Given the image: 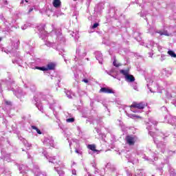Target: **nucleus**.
I'll return each instance as SVG.
<instances>
[{"instance_id": "obj_1", "label": "nucleus", "mask_w": 176, "mask_h": 176, "mask_svg": "<svg viewBox=\"0 0 176 176\" xmlns=\"http://www.w3.org/2000/svg\"><path fill=\"white\" fill-rule=\"evenodd\" d=\"M157 122L153 118L148 119V122L146 123V129L148 131V134H150L151 136L153 138V141L155 144H156L157 149L162 152V153H166V152H168V153H173V151L168 150L167 144H166V142L162 141L163 139L162 133L159 132L155 133L154 132L151 131V130H152L155 126H157Z\"/></svg>"}, {"instance_id": "obj_2", "label": "nucleus", "mask_w": 176, "mask_h": 176, "mask_svg": "<svg viewBox=\"0 0 176 176\" xmlns=\"http://www.w3.org/2000/svg\"><path fill=\"white\" fill-rule=\"evenodd\" d=\"M157 122L153 118L148 119V122L146 123V129L148 131V134H150L151 136L153 138V141L155 144H156L157 149L162 152V153H166V152H168V153H173V151L168 150L167 144H166V142L162 141L163 139L162 133L159 132L155 133L154 132L151 131V130H152L155 126H157Z\"/></svg>"}, {"instance_id": "obj_3", "label": "nucleus", "mask_w": 176, "mask_h": 176, "mask_svg": "<svg viewBox=\"0 0 176 176\" xmlns=\"http://www.w3.org/2000/svg\"><path fill=\"white\" fill-rule=\"evenodd\" d=\"M2 87L4 88L6 87L7 90L9 91H13L14 94L17 97V98H20L21 96H24V94H25L21 89L17 87L14 83V80L12 79V77H10L8 79L6 80H0V93L3 91V90H2Z\"/></svg>"}, {"instance_id": "obj_4", "label": "nucleus", "mask_w": 176, "mask_h": 176, "mask_svg": "<svg viewBox=\"0 0 176 176\" xmlns=\"http://www.w3.org/2000/svg\"><path fill=\"white\" fill-rule=\"evenodd\" d=\"M37 97L34 96V101L36 102L35 105L36 108H38V111H43V106L42 105V103H41V101L39 100H43L44 101L45 100H47L49 98V90H45L41 92H39L37 94Z\"/></svg>"}, {"instance_id": "obj_5", "label": "nucleus", "mask_w": 176, "mask_h": 176, "mask_svg": "<svg viewBox=\"0 0 176 176\" xmlns=\"http://www.w3.org/2000/svg\"><path fill=\"white\" fill-rule=\"evenodd\" d=\"M65 43V38L63 36V34L60 33L56 37V41L54 42H50L48 41H45V44L46 46H48V47H53L54 49L58 50L60 49V46H63Z\"/></svg>"}, {"instance_id": "obj_6", "label": "nucleus", "mask_w": 176, "mask_h": 176, "mask_svg": "<svg viewBox=\"0 0 176 176\" xmlns=\"http://www.w3.org/2000/svg\"><path fill=\"white\" fill-rule=\"evenodd\" d=\"M161 164L162 167H164V166H167L169 173L170 174V176H176L175 169H173V167H171V164H170V160L168 159V156L164 157L161 160Z\"/></svg>"}, {"instance_id": "obj_7", "label": "nucleus", "mask_w": 176, "mask_h": 176, "mask_svg": "<svg viewBox=\"0 0 176 176\" xmlns=\"http://www.w3.org/2000/svg\"><path fill=\"white\" fill-rule=\"evenodd\" d=\"M146 82L148 83L147 87L151 93H156V91H157V93H163V91L159 90V89H160V87H159V85L156 83H153V80L149 78H147Z\"/></svg>"}, {"instance_id": "obj_8", "label": "nucleus", "mask_w": 176, "mask_h": 176, "mask_svg": "<svg viewBox=\"0 0 176 176\" xmlns=\"http://www.w3.org/2000/svg\"><path fill=\"white\" fill-rule=\"evenodd\" d=\"M86 56V52L82 48V47H78L76 52L75 61H80L82 58Z\"/></svg>"}, {"instance_id": "obj_9", "label": "nucleus", "mask_w": 176, "mask_h": 176, "mask_svg": "<svg viewBox=\"0 0 176 176\" xmlns=\"http://www.w3.org/2000/svg\"><path fill=\"white\" fill-rule=\"evenodd\" d=\"M147 106H148V104L145 102H140L138 103L135 102L131 106V110L132 111V112H134L135 113H136L138 111L135 109H144V108H145V107H147Z\"/></svg>"}, {"instance_id": "obj_10", "label": "nucleus", "mask_w": 176, "mask_h": 176, "mask_svg": "<svg viewBox=\"0 0 176 176\" xmlns=\"http://www.w3.org/2000/svg\"><path fill=\"white\" fill-rule=\"evenodd\" d=\"M164 122L165 123H168V124L176 127V117L171 116L170 113H168L164 117Z\"/></svg>"}, {"instance_id": "obj_11", "label": "nucleus", "mask_w": 176, "mask_h": 176, "mask_svg": "<svg viewBox=\"0 0 176 176\" xmlns=\"http://www.w3.org/2000/svg\"><path fill=\"white\" fill-rule=\"evenodd\" d=\"M43 142L45 146H52V148H54V140L50 135L45 136Z\"/></svg>"}, {"instance_id": "obj_12", "label": "nucleus", "mask_w": 176, "mask_h": 176, "mask_svg": "<svg viewBox=\"0 0 176 176\" xmlns=\"http://www.w3.org/2000/svg\"><path fill=\"white\" fill-rule=\"evenodd\" d=\"M165 95L168 100H172V104L176 107V93L166 91H165Z\"/></svg>"}, {"instance_id": "obj_13", "label": "nucleus", "mask_w": 176, "mask_h": 176, "mask_svg": "<svg viewBox=\"0 0 176 176\" xmlns=\"http://www.w3.org/2000/svg\"><path fill=\"white\" fill-rule=\"evenodd\" d=\"M149 34H151V35H156V34H159L160 36L162 35H165L166 36H170V34L167 32L166 30H155L153 28H151L148 30Z\"/></svg>"}, {"instance_id": "obj_14", "label": "nucleus", "mask_w": 176, "mask_h": 176, "mask_svg": "<svg viewBox=\"0 0 176 176\" xmlns=\"http://www.w3.org/2000/svg\"><path fill=\"white\" fill-rule=\"evenodd\" d=\"M56 65L53 63H50L46 67H36V69H40V71H50L54 69Z\"/></svg>"}, {"instance_id": "obj_15", "label": "nucleus", "mask_w": 176, "mask_h": 176, "mask_svg": "<svg viewBox=\"0 0 176 176\" xmlns=\"http://www.w3.org/2000/svg\"><path fill=\"white\" fill-rule=\"evenodd\" d=\"M69 144L71 149V153H72V146H74L75 149L79 148L80 147L79 141L76 139H72V140H69Z\"/></svg>"}, {"instance_id": "obj_16", "label": "nucleus", "mask_w": 176, "mask_h": 176, "mask_svg": "<svg viewBox=\"0 0 176 176\" xmlns=\"http://www.w3.org/2000/svg\"><path fill=\"white\" fill-rule=\"evenodd\" d=\"M38 30L40 31L41 38L45 41L46 38H47L48 34L47 32L45 30V25H42L38 27Z\"/></svg>"}, {"instance_id": "obj_17", "label": "nucleus", "mask_w": 176, "mask_h": 176, "mask_svg": "<svg viewBox=\"0 0 176 176\" xmlns=\"http://www.w3.org/2000/svg\"><path fill=\"white\" fill-rule=\"evenodd\" d=\"M126 143L129 144L130 146L134 145L135 144V141H137V138L133 135H127L126 137Z\"/></svg>"}, {"instance_id": "obj_18", "label": "nucleus", "mask_w": 176, "mask_h": 176, "mask_svg": "<svg viewBox=\"0 0 176 176\" xmlns=\"http://www.w3.org/2000/svg\"><path fill=\"white\" fill-rule=\"evenodd\" d=\"M43 155L47 159V160H49L50 163H53L54 164L57 163V162H56V157H50V155H47V152L45 151L43 152Z\"/></svg>"}, {"instance_id": "obj_19", "label": "nucleus", "mask_w": 176, "mask_h": 176, "mask_svg": "<svg viewBox=\"0 0 176 176\" xmlns=\"http://www.w3.org/2000/svg\"><path fill=\"white\" fill-rule=\"evenodd\" d=\"M105 167L106 168H108L109 170H110V171H111V173H113L114 175H116V174H118L116 168L115 167V166L112 165L111 163H107Z\"/></svg>"}, {"instance_id": "obj_20", "label": "nucleus", "mask_w": 176, "mask_h": 176, "mask_svg": "<svg viewBox=\"0 0 176 176\" xmlns=\"http://www.w3.org/2000/svg\"><path fill=\"white\" fill-rule=\"evenodd\" d=\"M153 157L148 158V157H146V155L142 157V159H144V160H147L148 162L150 163H153L154 161L157 160V154L154 153L153 154Z\"/></svg>"}, {"instance_id": "obj_21", "label": "nucleus", "mask_w": 176, "mask_h": 176, "mask_svg": "<svg viewBox=\"0 0 176 176\" xmlns=\"http://www.w3.org/2000/svg\"><path fill=\"white\" fill-rule=\"evenodd\" d=\"M100 93H105L107 94H113L115 91L112 90V89L107 88V87H102L100 89Z\"/></svg>"}, {"instance_id": "obj_22", "label": "nucleus", "mask_w": 176, "mask_h": 176, "mask_svg": "<svg viewBox=\"0 0 176 176\" xmlns=\"http://www.w3.org/2000/svg\"><path fill=\"white\" fill-rule=\"evenodd\" d=\"M149 46H151L153 49H155V47L157 48L158 52H162V46L159 45L157 43H155L154 41H149Z\"/></svg>"}, {"instance_id": "obj_23", "label": "nucleus", "mask_w": 176, "mask_h": 176, "mask_svg": "<svg viewBox=\"0 0 176 176\" xmlns=\"http://www.w3.org/2000/svg\"><path fill=\"white\" fill-rule=\"evenodd\" d=\"M108 75L110 76H112V78H114L116 79L118 75H119L118 71H115V69H112L110 72H106Z\"/></svg>"}, {"instance_id": "obj_24", "label": "nucleus", "mask_w": 176, "mask_h": 176, "mask_svg": "<svg viewBox=\"0 0 176 176\" xmlns=\"http://www.w3.org/2000/svg\"><path fill=\"white\" fill-rule=\"evenodd\" d=\"M14 23H16V21H14V19H9L8 22H6L5 25H6L7 27L6 31H9V30H10V28L13 27Z\"/></svg>"}, {"instance_id": "obj_25", "label": "nucleus", "mask_w": 176, "mask_h": 176, "mask_svg": "<svg viewBox=\"0 0 176 176\" xmlns=\"http://www.w3.org/2000/svg\"><path fill=\"white\" fill-rule=\"evenodd\" d=\"M48 103L50 104V108L51 109H53V111H54V107H56V105H57V102H56V101L53 100V98H50L47 100Z\"/></svg>"}, {"instance_id": "obj_26", "label": "nucleus", "mask_w": 176, "mask_h": 176, "mask_svg": "<svg viewBox=\"0 0 176 176\" xmlns=\"http://www.w3.org/2000/svg\"><path fill=\"white\" fill-rule=\"evenodd\" d=\"M125 80L128 82V83H133L134 80H135V78L131 74H128L125 78Z\"/></svg>"}, {"instance_id": "obj_27", "label": "nucleus", "mask_w": 176, "mask_h": 176, "mask_svg": "<svg viewBox=\"0 0 176 176\" xmlns=\"http://www.w3.org/2000/svg\"><path fill=\"white\" fill-rule=\"evenodd\" d=\"M96 58L99 61V64H102V54L100 52H96Z\"/></svg>"}, {"instance_id": "obj_28", "label": "nucleus", "mask_w": 176, "mask_h": 176, "mask_svg": "<svg viewBox=\"0 0 176 176\" xmlns=\"http://www.w3.org/2000/svg\"><path fill=\"white\" fill-rule=\"evenodd\" d=\"M27 47H28V49H30V52H32V50L34 49V47H35V41H30L28 43Z\"/></svg>"}, {"instance_id": "obj_29", "label": "nucleus", "mask_w": 176, "mask_h": 176, "mask_svg": "<svg viewBox=\"0 0 176 176\" xmlns=\"http://www.w3.org/2000/svg\"><path fill=\"white\" fill-rule=\"evenodd\" d=\"M54 170H55V171H56V173H58L59 176H64L65 173L61 169V167H60V166H55L54 167Z\"/></svg>"}, {"instance_id": "obj_30", "label": "nucleus", "mask_w": 176, "mask_h": 176, "mask_svg": "<svg viewBox=\"0 0 176 176\" xmlns=\"http://www.w3.org/2000/svg\"><path fill=\"white\" fill-rule=\"evenodd\" d=\"M34 175H36V176H46V173L43 172V173H41V170H39V168H36V169H34Z\"/></svg>"}, {"instance_id": "obj_31", "label": "nucleus", "mask_w": 176, "mask_h": 176, "mask_svg": "<svg viewBox=\"0 0 176 176\" xmlns=\"http://www.w3.org/2000/svg\"><path fill=\"white\" fill-rule=\"evenodd\" d=\"M19 140L22 141L23 145H25V148H31V144L28 143L27 140L23 138H19Z\"/></svg>"}, {"instance_id": "obj_32", "label": "nucleus", "mask_w": 176, "mask_h": 176, "mask_svg": "<svg viewBox=\"0 0 176 176\" xmlns=\"http://www.w3.org/2000/svg\"><path fill=\"white\" fill-rule=\"evenodd\" d=\"M70 35H72V36L74 37L76 41L78 39H79V32L78 31H76V32H70Z\"/></svg>"}, {"instance_id": "obj_33", "label": "nucleus", "mask_w": 176, "mask_h": 176, "mask_svg": "<svg viewBox=\"0 0 176 176\" xmlns=\"http://www.w3.org/2000/svg\"><path fill=\"white\" fill-rule=\"evenodd\" d=\"M135 39H136V41H138V42H141V39H142L141 38V34L138 33V32H135L133 34Z\"/></svg>"}, {"instance_id": "obj_34", "label": "nucleus", "mask_w": 176, "mask_h": 176, "mask_svg": "<svg viewBox=\"0 0 176 176\" xmlns=\"http://www.w3.org/2000/svg\"><path fill=\"white\" fill-rule=\"evenodd\" d=\"M126 116H128V118H131V119H138V118H140V116L136 115V114H131V113H126Z\"/></svg>"}, {"instance_id": "obj_35", "label": "nucleus", "mask_w": 176, "mask_h": 176, "mask_svg": "<svg viewBox=\"0 0 176 176\" xmlns=\"http://www.w3.org/2000/svg\"><path fill=\"white\" fill-rule=\"evenodd\" d=\"M4 104L6 107V109H10V107H12V102L9 100H4Z\"/></svg>"}, {"instance_id": "obj_36", "label": "nucleus", "mask_w": 176, "mask_h": 176, "mask_svg": "<svg viewBox=\"0 0 176 176\" xmlns=\"http://www.w3.org/2000/svg\"><path fill=\"white\" fill-rule=\"evenodd\" d=\"M60 5H61V1L60 0H54L53 6L54 8H60Z\"/></svg>"}, {"instance_id": "obj_37", "label": "nucleus", "mask_w": 176, "mask_h": 176, "mask_svg": "<svg viewBox=\"0 0 176 176\" xmlns=\"http://www.w3.org/2000/svg\"><path fill=\"white\" fill-rule=\"evenodd\" d=\"M21 58H15L14 60H12V63L14 64H18V65H19V67H21Z\"/></svg>"}, {"instance_id": "obj_38", "label": "nucleus", "mask_w": 176, "mask_h": 176, "mask_svg": "<svg viewBox=\"0 0 176 176\" xmlns=\"http://www.w3.org/2000/svg\"><path fill=\"white\" fill-rule=\"evenodd\" d=\"M162 74L166 76H170V75H171V72H170L169 70H167L166 69H164L162 70Z\"/></svg>"}, {"instance_id": "obj_39", "label": "nucleus", "mask_w": 176, "mask_h": 176, "mask_svg": "<svg viewBox=\"0 0 176 176\" xmlns=\"http://www.w3.org/2000/svg\"><path fill=\"white\" fill-rule=\"evenodd\" d=\"M120 74H122L126 78L129 75V70L121 69L120 70Z\"/></svg>"}, {"instance_id": "obj_40", "label": "nucleus", "mask_w": 176, "mask_h": 176, "mask_svg": "<svg viewBox=\"0 0 176 176\" xmlns=\"http://www.w3.org/2000/svg\"><path fill=\"white\" fill-rule=\"evenodd\" d=\"M135 176H144V170L142 169L137 170Z\"/></svg>"}, {"instance_id": "obj_41", "label": "nucleus", "mask_w": 176, "mask_h": 176, "mask_svg": "<svg viewBox=\"0 0 176 176\" xmlns=\"http://www.w3.org/2000/svg\"><path fill=\"white\" fill-rule=\"evenodd\" d=\"M88 148L92 151L93 152H97V150L96 149V145L94 144H89Z\"/></svg>"}, {"instance_id": "obj_42", "label": "nucleus", "mask_w": 176, "mask_h": 176, "mask_svg": "<svg viewBox=\"0 0 176 176\" xmlns=\"http://www.w3.org/2000/svg\"><path fill=\"white\" fill-rule=\"evenodd\" d=\"M168 54L170 56V57H173V58H176V54L173 50H168Z\"/></svg>"}, {"instance_id": "obj_43", "label": "nucleus", "mask_w": 176, "mask_h": 176, "mask_svg": "<svg viewBox=\"0 0 176 176\" xmlns=\"http://www.w3.org/2000/svg\"><path fill=\"white\" fill-rule=\"evenodd\" d=\"M130 85L133 88L134 90H136V91H138V87L137 86V82H133L130 84Z\"/></svg>"}, {"instance_id": "obj_44", "label": "nucleus", "mask_w": 176, "mask_h": 176, "mask_svg": "<svg viewBox=\"0 0 176 176\" xmlns=\"http://www.w3.org/2000/svg\"><path fill=\"white\" fill-rule=\"evenodd\" d=\"M65 94L67 98H72V96H74V94H72V92L71 91H65Z\"/></svg>"}, {"instance_id": "obj_45", "label": "nucleus", "mask_w": 176, "mask_h": 176, "mask_svg": "<svg viewBox=\"0 0 176 176\" xmlns=\"http://www.w3.org/2000/svg\"><path fill=\"white\" fill-rule=\"evenodd\" d=\"M1 52H4V53H6L7 54H9L10 53H13V50H8L6 48H2Z\"/></svg>"}, {"instance_id": "obj_46", "label": "nucleus", "mask_w": 176, "mask_h": 176, "mask_svg": "<svg viewBox=\"0 0 176 176\" xmlns=\"http://www.w3.org/2000/svg\"><path fill=\"white\" fill-rule=\"evenodd\" d=\"M113 65H114V67H121L122 64H120V63H118V60H116V58H114V60L113 62Z\"/></svg>"}, {"instance_id": "obj_47", "label": "nucleus", "mask_w": 176, "mask_h": 176, "mask_svg": "<svg viewBox=\"0 0 176 176\" xmlns=\"http://www.w3.org/2000/svg\"><path fill=\"white\" fill-rule=\"evenodd\" d=\"M3 159L9 163V162H10V154H6V155H3Z\"/></svg>"}, {"instance_id": "obj_48", "label": "nucleus", "mask_w": 176, "mask_h": 176, "mask_svg": "<svg viewBox=\"0 0 176 176\" xmlns=\"http://www.w3.org/2000/svg\"><path fill=\"white\" fill-rule=\"evenodd\" d=\"M21 5H24V6H27V5H30V0H21Z\"/></svg>"}, {"instance_id": "obj_49", "label": "nucleus", "mask_w": 176, "mask_h": 176, "mask_svg": "<svg viewBox=\"0 0 176 176\" xmlns=\"http://www.w3.org/2000/svg\"><path fill=\"white\" fill-rule=\"evenodd\" d=\"M32 129H33V130H36V133H38V134H42V132L41 131V130H39V129H38V127H36V126H32Z\"/></svg>"}, {"instance_id": "obj_50", "label": "nucleus", "mask_w": 176, "mask_h": 176, "mask_svg": "<svg viewBox=\"0 0 176 176\" xmlns=\"http://www.w3.org/2000/svg\"><path fill=\"white\" fill-rule=\"evenodd\" d=\"M67 123H74L75 122V118H67L66 120Z\"/></svg>"}, {"instance_id": "obj_51", "label": "nucleus", "mask_w": 176, "mask_h": 176, "mask_svg": "<svg viewBox=\"0 0 176 176\" xmlns=\"http://www.w3.org/2000/svg\"><path fill=\"white\" fill-rule=\"evenodd\" d=\"M1 174H5V175H8V172H6V169L5 168H1Z\"/></svg>"}, {"instance_id": "obj_52", "label": "nucleus", "mask_w": 176, "mask_h": 176, "mask_svg": "<svg viewBox=\"0 0 176 176\" xmlns=\"http://www.w3.org/2000/svg\"><path fill=\"white\" fill-rule=\"evenodd\" d=\"M166 58H167V56H166L164 54H162L161 58H160V60L161 61H164V60H166Z\"/></svg>"}, {"instance_id": "obj_53", "label": "nucleus", "mask_w": 176, "mask_h": 176, "mask_svg": "<svg viewBox=\"0 0 176 176\" xmlns=\"http://www.w3.org/2000/svg\"><path fill=\"white\" fill-rule=\"evenodd\" d=\"M75 152L76 153H78V155H82V151H80V149L78 148H75Z\"/></svg>"}, {"instance_id": "obj_54", "label": "nucleus", "mask_w": 176, "mask_h": 176, "mask_svg": "<svg viewBox=\"0 0 176 176\" xmlns=\"http://www.w3.org/2000/svg\"><path fill=\"white\" fill-rule=\"evenodd\" d=\"M95 130L98 134H101V129L98 127H96Z\"/></svg>"}, {"instance_id": "obj_55", "label": "nucleus", "mask_w": 176, "mask_h": 176, "mask_svg": "<svg viewBox=\"0 0 176 176\" xmlns=\"http://www.w3.org/2000/svg\"><path fill=\"white\" fill-rule=\"evenodd\" d=\"M158 173H160V175H162L163 174V168H159L157 169Z\"/></svg>"}, {"instance_id": "obj_56", "label": "nucleus", "mask_w": 176, "mask_h": 176, "mask_svg": "<svg viewBox=\"0 0 176 176\" xmlns=\"http://www.w3.org/2000/svg\"><path fill=\"white\" fill-rule=\"evenodd\" d=\"M126 176H133V174L131 173V172L129 170H126Z\"/></svg>"}, {"instance_id": "obj_57", "label": "nucleus", "mask_w": 176, "mask_h": 176, "mask_svg": "<svg viewBox=\"0 0 176 176\" xmlns=\"http://www.w3.org/2000/svg\"><path fill=\"white\" fill-rule=\"evenodd\" d=\"M162 111L163 112H168V111L167 110V107H162Z\"/></svg>"}, {"instance_id": "obj_58", "label": "nucleus", "mask_w": 176, "mask_h": 176, "mask_svg": "<svg viewBox=\"0 0 176 176\" xmlns=\"http://www.w3.org/2000/svg\"><path fill=\"white\" fill-rule=\"evenodd\" d=\"M98 25H100V24H98V23H95L93 26L92 28H97V27H98Z\"/></svg>"}, {"instance_id": "obj_59", "label": "nucleus", "mask_w": 176, "mask_h": 176, "mask_svg": "<svg viewBox=\"0 0 176 176\" xmlns=\"http://www.w3.org/2000/svg\"><path fill=\"white\" fill-rule=\"evenodd\" d=\"M27 27H28V25H27V24H25L24 25L21 26V29L22 30H27Z\"/></svg>"}, {"instance_id": "obj_60", "label": "nucleus", "mask_w": 176, "mask_h": 176, "mask_svg": "<svg viewBox=\"0 0 176 176\" xmlns=\"http://www.w3.org/2000/svg\"><path fill=\"white\" fill-rule=\"evenodd\" d=\"M72 174L73 175H76V170L73 169V170H72Z\"/></svg>"}, {"instance_id": "obj_61", "label": "nucleus", "mask_w": 176, "mask_h": 176, "mask_svg": "<svg viewBox=\"0 0 176 176\" xmlns=\"http://www.w3.org/2000/svg\"><path fill=\"white\" fill-rule=\"evenodd\" d=\"M30 83H28V84H25V85H24V87H25L26 89H28V87H30Z\"/></svg>"}, {"instance_id": "obj_62", "label": "nucleus", "mask_w": 176, "mask_h": 176, "mask_svg": "<svg viewBox=\"0 0 176 176\" xmlns=\"http://www.w3.org/2000/svg\"><path fill=\"white\" fill-rule=\"evenodd\" d=\"M32 10H34V8H30L28 10V14H30V13H31V12H32Z\"/></svg>"}, {"instance_id": "obj_63", "label": "nucleus", "mask_w": 176, "mask_h": 176, "mask_svg": "<svg viewBox=\"0 0 176 176\" xmlns=\"http://www.w3.org/2000/svg\"><path fill=\"white\" fill-rule=\"evenodd\" d=\"M82 82H84V83H89V80L87 79H83Z\"/></svg>"}, {"instance_id": "obj_64", "label": "nucleus", "mask_w": 176, "mask_h": 176, "mask_svg": "<svg viewBox=\"0 0 176 176\" xmlns=\"http://www.w3.org/2000/svg\"><path fill=\"white\" fill-rule=\"evenodd\" d=\"M148 56H149V57H152V56H153V52H149Z\"/></svg>"}]
</instances>
